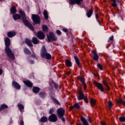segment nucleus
<instances>
[{
	"label": "nucleus",
	"mask_w": 125,
	"mask_h": 125,
	"mask_svg": "<svg viewBox=\"0 0 125 125\" xmlns=\"http://www.w3.org/2000/svg\"><path fill=\"white\" fill-rule=\"evenodd\" d=\"M112 2V6L113 7H117L118 6V5L117 4V3H119V2H120V1L118 0H111Z\"/></svg>",
	"instance_id": "16"
},
{
	"label": "nucleus",
	"mask_w": 125,
	"mask_h": 125,
	"mask_svg": "<svg viewBox=\"0 0 125 125\" xmlns=\"http://www.w3.org/2000/svg\"><path fill=\"white\" fill-rule=\"evenodd\" d=\"M73 108H75V109H80V106L79 104L78 103H76L74 104L73 106L70 107V110H72V109H73Z\"/></svg>",
	"instance_id": "13"
},
{
	"label": "nucleus",
	"mask_w": 125,
	"mask_h": 125,
	"mask_svg": "<svg viewBox=\"0 0 125 125\" xmlns=\"http://www.w3.org/2000/svg\"><path fill=\"white\" fill-rule=\"evenodd\" d=\"M91 14H92V10H89L87 12V16L88 18H90L91 16Z\"/></svg>",
	"instance_id": "32"
},
{
	"label": "nucleus",
	"mask_w": 125,
	"mask_h": 125,
	"mask_svg": "<svg viewBox=\"0 0 125 125\" xmlns=\"http://www.w3.org/2000/svg\"><path fill=\"white\" fill-rule=\"evenodd\" d=\"M101 125H106V123H105V122H104L103 121H101Z\"/></svg>",
	"instance_id": "48"
},
{
	"label": "nucleus",
	"mask_w": 125,
	"mask_h": 125,
	"mask_svg": "<svg viewBox=\"0 0 125 125\" xmlns=\"http://www.w3.org/2000/svg\"><path fill=\"white\" fill-rule=\"evenodd\" d=\"M8 107V106H7V105L5 104H1L0 106V112H1V111H2L3 109H7Z\"/></svg>",
	"instance_id": "21"
},
{
	"label": "nucleus",
	"mask_w": 125,
	"mask_h": 125,
	"mask_svg": "<svg viewBox=\"0 0 125 125\" xmlns=\"http://www.w3.org/2000/svg\"><path fill=\"white\" fill-rule=\"evenodd\" d=\"M31 57H32L33 58H35L36 57V55L34 54V55H31Z\"/></svg>",
	"instance_id": "51"
},
{
	"label": "nucleus",
	"mask_w": 125,
	"mask_h": 125,
	"mask_svg": "<svg viewBox=\"0 0 125 125\" xmlns=\"http://www.w3.org/2000/svg\"><path fill=\"white\" fill-rule=\"evenodd\" d=\"M32 19L35 24L41 23V17L38 15L32 14Z\"/></svg>",
	"instance_id": "4"
},
{
	"label": "nucleus",
	"mask_w": 125,
	"mask_h": 125,
	"mask_svg": "<svg viewBox=\"0 0 125 125\" xmlns=\"http://www.w3.org/2000/svg\"><path fill=\"white\" fill-rule=\"evenodd\" d=\"M40 91V88L38 87H34L33 88V92L34 93H38Z\"/></svg>",
	"instance_id": "26"
},
{
	"label": "nucleus",
	"mask_w": 125,
	"mask_h": 125,
	"mask_svg": "<svg viewBox=\"0 0 125 125\" xmlns=\"http://www.w3.org/2000/svg\"><path fill=\"white\" fill-rule=\"evenodd\" d=\"M74 59L76 61V64L79 66L80 65V61H79V58H78V57L75 56Z\"/></svg>",
	"instance_id": "33"
},
{
	"label": "nucleus",
	"mask_w": 125,
	"mask_h": 125,
	"mask_svg": "<svg viewBox=\"0 0 125 125\" xmlns=\"http://www.w3.org/2000/svg\"><path fill=\"white\" fill-rule=\"evenodd\" d=\"M119 120L120 121V122H125V117H120L119 118Z\"/></svg>",
	"instance_id": "38"
},
{
	"label": "nucleus",
	"mask_w": 125,
	"mask_h": 125,
	"mask_svg": "<svg viewBox=\"0 0 125 125\" xmlns=\"http://www.w3.org/2000/svg\"><path fill=\"white\" fill-rule=\"evenodd\" d=\"M78 79L81 80L84 86V88H86V84H85V82H84V80H83V78L82 76H79Z\"/></svg>",
	"instance_id": "14"
},
{
	"label": "nucleus",
	"mask_w": 125,
	"mask_h": 125,
	"mask_svg": "<svg viewBox=\"0 0 125 125\" xmlns=\"http://www.w3.org/2000/svg\"><path fill=\"white\" fill-rule=\"evenodd\" d=\"M43 16L45 19H48V13L46 10H44L43 11Z\"/></svg>",
	"instance_id": "27"
},
{
	"label": "nucleus",
	"mask_w": 125,
	"mask_h": 125,
	"mask_svg": "<svg viewBox=\"0 0 125 125\" xmlns=\"http://www.w3.org/2000/svg\"><path fill=\"white\" fill-rule=\"evenodd\" d=\"M24 53H25V54H27V55L31 54V51H30L29 49H28L27 48H24Z\"/></svg>",
	"instance_id": "34"
},
{
	"label": "nucleus",
	"mask_w": 125,
	"mask_h": 125,
	"mask_svg": "<svg viewBox=\"0 0 125 125\" xmlns=\"http://www.w3.org/2000/svg\"><path fill=\"white\" fill-rule=\"evenodd\" d=\"M78 125H82V124H78Z\"/></svg>",
	"instance_id": "58"
},
{
	"label": "nucleus",
	"mask_w": 125,
	"mask_h": 125,
	"mask_svg": "<svg viewBox=\"0 0 125 125\" xmlns=\"http://www.w3.org/2000/svg\"><path fill=\"white\" fill-rule=\"evenodd\" d=\"M93 54H94V57H93L94 60L97 61V60H98V59L99 58V56H98L97 53L95 51L94 52Z\"/></svg>",
	"instance_id": "23"
},
{
	"label": "nucleus",
	"mask_w": 125,
	"mask_h": 125,
	"mask_svg": "<svg viewBox=\"0 0 125 125\" xmlns=\"http://www.w3.org/2000/svg\"><path fill=\"white\" fill-rule=\"evenodd\" d=\"M79 96L77 97L78 100L81 101L82 100V99H83L85 96H84V94H83V92L82 91H80L79 93Z\"/></svg>",
	"instance_id": "12"
},
{
	"label": "nucleus",
	"mask_w": 125,
	"mask_h": 125,
	"mask_svg": "<svg viewBox=\"0 0 125 125\" xmlns=\"http://www.w3.org/2000/svg\"><path fill=\"white\" fill-rule=\"evenodd\" d=\"M52 100H53V101H54V102L56 103V104H57L58 105H59V102H58V101H57V100H56V99H55L54 98H52Z\"/></svg>",
	"instance_id": "36"
},
{
	"label": "nucleus",
	"mask_w": 125,
	"mask_h": 125,
	"mask_svg": "<svg viewBox=\"0 0 125 125\" xmlns=\"http://www.w3.org/2000/svg\"><path fill=\"white\" fill-rule=\"evenodd\" d=\"M1 74H2V69H0V76L1 75Z\"/></svg>",
	"instance_id": "52"
},
{
	"label": "nucleus",
	"mask_w": 125,
	"mask_h": 125,
	"mask_svg": "<svg viewBox=\"0 0 125 125\" xmlns=\"http://www.w3.org/2000/svg\"><path fill=\"white\" fill-rule=\"evenodd\" d=\"M99 25H100V21H98Z\"/></svg>",
	"instance_id": "57"
},
{
	"label": "nucleus",
	"mask_w": 125,
	"mask_h": 125,
	"mask_svg": "<svg viewBox=\"0 0 125 125\" xmlns=\"http://www.w3.org/2000/svg\"><path fill=\"white\" fill-rule=\"evenodd\" d=\"M95 17H96V19H97V18L98 17V15L96 14H95Z\"/></svg>",
	"instance_id": "54"
},
{
	"label": "nucleus",
	"mask_w": 125,
	"mask_h": 125,
	"mask_svg": "<svg viewBox=\"0 0 125 125\" xmlns=\"http://www.w3.org/2000/svg\"><path fill=\"white\" fill-rule=\"evenodd\" d=\"M112 106H113V104H112V101H109L108 102V107L111 110L112 109Z\"/></svg>",
	"instance_id": "35"
},
{
	"label": "nucleus",
	"mask_w": 125,
	"mask_h": 125,
	"mask_svg": "<svg viewBox=\"0 0 125 125\" xmlns=\"http://www.w3.org/2000/svg\"><path fill=\"white\" fill-rule=\"evenodd\" d=\"M94 84H95L96 87L99 88L100 90H101L102 92L104 91V88L103 87V85L101 83H97V82H94Z\"/></svg>",
	"instance_id": "8"
},
{
	"label": "nucleus",
	"mask_w": 125,
	"mask_h": 125,
	"mask_svg": "<svg viewBox=\"0 0 125 125\" xmlns=\"http://www.w3.org/2000/svg\"><path fill=\"white\" fill-rule=\"evenodd\" d=\"M123 105H124V106H125V101H124L123 102Z\"/></svg>",
	"instance_id": "55"
},
{
	"label": "nucleus",
	"mask_w": 125,
	"mask_h": 125,
	"mask_svg": "<svg viewBox=\"0 0 125 125\" xmlns=\"http://www.w3.org/2000/svg\"><path fill=\"white\" fill-rule=\"evenodd\" d=\"M42 30L43 32H48V28L47 26L45 25L42 26Z\"/></svg>",
	"instance_id": "31"
},
{
	"label": "nucleus",
	"mask_w": 125,
	"mask_h": 125,
	"mask_svg": "<svg viewBox=\"0 0 125 125\" xmlns=\"http://www.w3.org/2000/svg\"><path fill=\"white\" fill-rule=\"evenodd\" d=\"M63 31L65 33H67V32H68V29H66V28H64L62 29Z\"/></svg>",
	"instance_id": "46"
},
{
	"label": "nucleus",
	"mask_w": 125,
	"mask_h": 125,
	"mask_svg": "<svg viewBox=\"0 0 125 125\" xmlns=\"http://www.w3.org/2000/svg\"><path fill=\"white\" fill-rule=\"evenodd\" d=\"M103 83L104 84L106 87V90H109L110 89V87L108 86V83L106 81H103Z\"/></svg>",
	"instance_id": "30"
},
{
	"label": "nucleus",
	"mask_w": 125,
	"mask_h": 125,
	"mask_svg": "<svg viewBox=\"0 0 125 125\" xmlns=\"http://www.w3.org/2000/svg\"><path fill=\"white\" fill-rule=\"evenodd\" d=\"M12 86L16 88V89H20L21 88V86L18 83L13 81L12 83Z\"/></svg>",
	"instance_id": "10"
},
{
	"label": "nucleus",
	"mask_w": 125,
	"mask_h": 125,
	"mask_svg": "<svg viewBox=\"0 0 125 125\" xmlns=\"http://www.w3.org/2000/svg\"><path fill=\"white\" fill-rule=\"evenodd\" d=\"M69 0V4H75V3L78 5L82 4L83 0Z\"/></svg>",
	"instance_id": "7"
},
{
	"label": "nucleus",
	"mask_w": 125,
	"mask_h": 125,
	"mask_svg": "<svg viewBox=\"0 0 125 125\" xmlns=\"http://www.w3.org/2000/svg\"><path fill=\"white\" fill-rule=\"evenodd\" d=\"M109 40L110 41H113V40H114V36H111L110 38H109Z\"/></svg>",
	"instance_id": "47"
},
{
	"label": "nucleus",
	"mask_w": 125,
	"mask_h": 125,
	"mask_svg": "<svg viewBox=\"0 0 125 125\" xmlns=\"http://www.w3.org/2000/svg\"><path fill=\"white\" fill-rule=\"evenodd\" d=\"M90 102L91 106H95V104H96V101L95 99L91 98L90 99Z\"/></svg>",
	"instance_id": "28"
},
{
	"label": "nucleus",
	"mask_w": 125,
	"mask_h": 125,
	"mask_svg": "<svg viewBox=\"0 0 125 125\" xmlns=\"http://www.w3.org/2000/svg\"><path fill=\"white\" fill-rule=\"evenodd\" d=\"M18 107L19 108L20 110V112H23V110H24V105L21 104H18Z\"/></svg>",
	"instance_id": "24"
},
{
	"label": "nucleus",
	"mask_w": 125,
	"mask_h": 125,
	"mask_svg": "<svg viewBox=\"0 0 125 125\" xmlns=\"http://www.w3.org/2000/svg\"><path fill=\"white\" fill-rule=\"evenodd\" d=\"M29 62L30 63V64H34V63H35V62L34 61H29Z\"/></svg>",
	"instance_id": "49"
},
{
	"label": "nucleus",
	"mask_w": 125,
	"mask_h": 125,
	"mask_svg": "<svg viewBox=\"0 0 125 125\" xmlns=\"http://www.w3.org/2000/svg\"><path fill=\"white\" fill-rule=\"evenodd\" d=\"M83 99H84V102H85V103H88V101L87 100V99H86V97H85Z\"/></svg>",
	"instance_id": "44"
},
{
	"label": "nucleus",
	"mask_w": 125,
	"mask_h": 125,
	"mask_svg": "<svg viewBox=\"0 0 125 125\" xmlns=\"http://www.w3.org/2000/svg\"><path fill=\"white\" fill-rule=\"evenodd\" d=\"M39 95L40 96V97H44V95H45V93L42 92H40L39 94Z\"/></svg>",
	"instance_id": "37"
},
{
	"label": "nucleus",
	"mask_w": 125,
	"mask_h": 125,
	"mask_svg": "<svg viewBox=\"0 0 125 125\" xmlns=\"http://www.w3.org/2000/svg\"><path fill=\"white\" fill-rule=\"evenodd\" d=\"M65 64H66L68 67H72V62H71L69 60H66L65 61Z\"/></svg>",
	"instance_id": "29"
},
{
	"label": "nucleus",
	"mask_w": 125,
	"mask_h": 125,
	"mask_svg": "<svg viewBox=\"0 0 125 125\" xmlns=\"http://www.w3.org/2000/svg\"><path fill=\"white\" fill-rule=\"evenodd\" d=\"M17 12V10H16V7L15 6H12L11 8V13L12 14H15Z\"/></svg>",
	"instance_id": "19"
},
{
	"label": "nucleus",
	"mask_w": 125,
	"mask_h": 125,
	"mask_svg": "<svg viewBox=\"0 0 125 125\" xmlns=\"http://www.w3.org/2000/svg\"><path fill=\"white\" fill-rule=\"evenodd\" d=\"M117 102L119 104H121V103H122V104H123V102H124V101H123L122 99H120L119 100H117Z\"/></svg>",
	"instance_id": "40"
},
{
	"label": "nucleus",
	"mask_w": 125,
	"mask_h": 125,
	"mask_svg": "<svg viewBox=\"0 0 125 125\" xmlns=\"http://www.w3.org/2000/svg\"><path fill=\"white\" fill-rule=\"evenodd\" d=\"M24 83L27 85V86H28L29 87H32L33 86V83H31L29 81H23Z\"/></svg>",
	"instance_id": "15"
},
{
	"label": "nucleus",
	"mask_w": 125,
	"mask_h": 125,
	"mask_svg": "<svg viewBox=\"0 0 125 125\" xmlns=\"http://www.w3.org/2000/svg\"><path fill=\"white\" fill-rule=\"evenodd\" d=\"M97 66L98 68H99L100 70H102V66H101V64H100V63H98L97 64Z\"/></svg>",
	"instance_id": "41"
},
{
	"label": "nucleus",
	"mask_w": 125,
	"mask_h": 125,
	"mask_svg": "<svg viewBox=\"0 0 125 125\" xmlns=\"http://www.w3.org/2000/svg\"><path fill=\"white\" fill-rule=\"evenodd\" d=\"M37 36L40 40H43L45 38V35L43 34V32L39 31L37 33Z\"/></svg>",
	"instance_id": "11"
},
{
	"label": "nucleus",
	"mask_w": 125,
	"mask_h": 125,
	"mask_svg": "<svg viewBox=\"0 0 125 125\" xmlns=\"http://www.w3.org/2000/svg\"><path fill=\"white\" fill-rule=\"evenodd\" d=\"M25 42H26V44H27V45H28V46H33V44L32 43V41H31V40H30L28 39H26Z\"/></svg>",
	"instance_id": "20"
},
{
	"label": "nucleus",
	"mask_w": 125,
	"mask_h": 125,
	"mask_svg": "<svg viewBox=\"0 0 125 125\" xmlns=\"http://www.w3.org/2000/svg\"><path fill=\"white\" fill-rule=\"evenodd\" d=\"M32 42L34 44H38L39 43V40H38V38L36 37H33L32 38Z\"/></svg>",
	"instance_id": "22"
},
{
	"label": "nucleus",
	"mask_w": 125,
	"mask_h": 125,
	"mask_svg": "<svg viewBox=\"0 0 125 125\" xmlns=\"http://www.w3.org/2000/svg\"><path fill=\"white\" fill-rule=\"evenodd\" d=\"M54 86H55V88H58V84L55 83Z\"/></svg>",
	"instance_id": "45"
},
{
	"label": "nucleus",
	"mask_w": 125,
	"mask_h": 125,
	"mask_svg": "<svg viewBox=\"0 0 125 125\" xmlns=\"http://www.w3.org/2000/svg\"><path fill=\"white\" fill-rule=\"evenodd\" d=\"M20 125H24V121H21L20 122Z\"/></svg>",
	"instance_id": "50"
},
{
	"label": "nucleus",
	"mask_w": 125,
	"mask_h": 125,
	"mask_svg": "<svg viewBox=\"0 0 125 125\" xmlns=\"http://www.w3.org/2000/svg\"><path fill=\"white\" fill-rule=\"evenodd\" d=\"M57 114L59 117H61L62 116L65 115V110L62 108H60L57 110Z\"/></svg>",
	"instance_id": "9"
},
{
	"label": "nucleus",
	"mask_w": 125,
	"mask_h": 125,
	"mask_svg": "<svg viewBox=\"0 0 125 125\" xmlns=\"http://www.w3.org/2000/svg\"><path fill=\"white\" fill-rule=\"evenodd\" d=\"M70 74H71V72H67V75H70Z\"/></svg>",
	"instance_id": "56"
},
{
	"label": "nucleus",
	"mask_w": 125,
	"mask_h": 125,
	"mask_svg": "<svg viewBox=\"0 0 125 125\" xmlns=\"http://www.w3.org/2000/svg\"><path fill=\"white\" fill-rule=\"evenodd\" d=\"M4 42L6 46L5 51L8 57H9L11 60H13L15 58L14 57V54L12 53L11 50L9 48V45H10V39L8 37H6L5 38Z\"/></svg>",
	"instance_id": "2"
},
{
	"label": "nucleus",
	"mask_w": 125,
	"mask_h": 125,
	"mask_svg": "<svg viewBox=\"0 0 125 125\" xmlns=\"http://www.w3.org/2000/svg\"><path fill=\"white\" fill-rule=\"evenodd\" d=\"M59 118L60 119H61L62 121V122H65V119L64 118V117H63V116H62L61 117H59Z\"/></svg>",
	"instance_id": "42"
},
{
	"label": "nucleus",
	"mask_w": 125,
	"mask_h": 125,
	"mask_svg": "<svg viewBox=\"0 0 125 125\" xmlns=\"http://www.w3.org/2000/svg\"><path fill=\"white\" fill-rule=\"evenodd\" d=\"M88 122H89V123H91V119H90V118H89L88 119Z\"/></svg>",
	"instance_id": "53"
},
{
	"label": "nucleus",
	"mask_w": 125,
	"mask_h": 125,
	"mask_svg": "<svg viewBox=\"0 0 125 125\" xmlns=\"http://www.w3.org/2000/svg\"><path fill=\"white\" fill-rule=\"evenodd\" d=\"M48 120L50 122L55 123L56 122H57V116L56 115L52 114L49 116L48 117Z\"/></svg>",
	"instance_id": "6"
},
{
	"label": "nucleus",
	"mask_w": 125,
	"mask_h": 125,
	"mask_svg": "<svg viewBox=\"0 0 125 125\" xmlns=\"http://www.w3.org/2000/svg\"><path fill=\"white\" fill-rule=\"evenodd\" d=\"M56 33L58 35H61V31L60 30H57Z\"/></svg>",
	"instance_id": "43"
},
{
	"label": "nucleus",
	"mask_w": 125,
	"mask_h": 125,
	"mask_svg": "<svg viewBox=\"0 0 125 125\" xmlns=\"http://www.w3.org/2000/svg\"><path fill=\"white\" fill-rule=\"evenodd\" d=\"M41 55L42 58H46L48 60L51 59V55L46 52V49L44 46L42 47Z\"/></svg>",
	"instance_id": "3"
},
{
	"label": "nucleus",
	"mask_w": 125,
	"mask_h": 125,
	"mask_svg": "<svg viewBox=\"0 0 125 125\" xmlns=\"http://www.w3.org/2000/svg\"><path fill=\"white\" fill-rule=\"evenodd\" d=\"M16 35V32L13 31V32H9L7 33V36L9 37V38H12L13 37H14Z\"/></svg>",
	"instance_id": "18"
},
{
	"label": "nucleus",
	"mask_w": 125,
	"mask_h": 125,
	"mask_svg": "<svg viewBox=\"0 0 125 125\" xmlns=\"http://www.w3.org/2000/svg\"><path fill=\"white\" fill-rule=\"evenodd\" d=\"M19 12L20 15L18 14H14L12 16L14 20L16 21V20L21 19V18L24 25L27 26V27H28V28H29L31 31H34V27H33V26L32 24H31V23H30V22L27 20V17H26L25 13L22 11V10H20Z\"/></svg>",
	"instance_id": "1"
},
{
	"label": "nucleus",
	"mask_w": 125,
	"mask_h": 125,
	"mask_svg": "<svg viewBox=\"0 0 125 125\" xmlns=\"http://www.w3.org/2000/svg\"><path fill=\"white\" fill-rule=\"evenodd\" d=\"M40 122H41V123H46V122H47V117L45 116L42 117L40 119Z\"/></svg>",
	"instance_id": "25"
},
{
	"label": "nucleus",
	"mask_w": 125,
	"mask_h": 125,
	"mask_svg": "<svg viewBox=\"0 0 125 125\" xmlns=\"http://www.w3.org/2000/svg\"><path fill=\"white\" fill-rule=\"evenodd\" d=\"M81 121L82 122L83 125H88L87 120H86V119H85V118L84 117H81Z\"/></svg>",
	"instance_id": "17"
},
{
	"label": "nucleus",
	"mask_w": 125,
	"mask_h": 125,
	"mask_svg": "<svg viewBox=\"0 0 125 125\" xmlns=\"http://www.w3.org/2000/svg\"><path fill=\"white\" fill-rule=\"evenodd\" d=\"M53 112H54V109H53V108H51L49 110V114H52V113H53Z\"/></svg>",
	"instance_id": "39"
},
{
	"label": "nucleus",
	"mask_w": 125,
	"mask_h": 125,
	"mask_svg": "<svg viewBox=\"0 0 125 125\" xmlns=\"http://www.w3.org/2000/svg\"><path fill=\"white\" fill-rule=\"evenodd\" d=\"M47 39L48 42L51 41H57V37L54 36V34L52 32H50L49 35H47Z\"/></svg>",
	"instance_id": "5"
}]
</instances>
